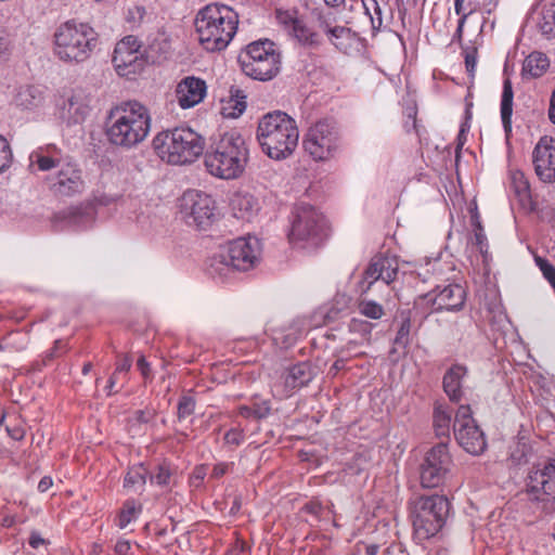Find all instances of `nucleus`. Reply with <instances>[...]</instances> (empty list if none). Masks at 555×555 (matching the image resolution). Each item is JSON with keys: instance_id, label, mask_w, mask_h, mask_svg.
<instances>
[{"instance_id": "nucleus-1", "label": "nucleus", "mask_w": 555, "mask_h": 555, "mask_svg": "<svg viewBox=\"0 0 555 555\" xmlns=\"http://www.w3.org/2000/svg\"><path fill=\"white\" fill-rule=\"evenodd\" d=\"M151 126L152 117L145 105L134 100L125 101L109 111L106 137L112 145L130 150L147 138Z\"/></svg>"}, {"instance_id": "nucleus-2", "label": "nucleus", "mask_w": 555, "mask_h": 555, "mask_svg": "<svg viewBox=\"0 0 555 555\" xmlns=\"http://www.w3.org/2000/svg\"><path fill=\"white\" fill-rule=\"evenodd\" d=\"M249 150L244 137L236 130L223 133L212 143L204 157L207 171L219 179L240 178L248 164Z\"/></svg>"}, {"instance_id": "nucleus-3", "label": "nucleus", "mask_w": 555, "mask_h": 555, "mask_svg": "<svg viewBox=\"0 0 555 555\" xmlns=\"http://www.w3.org/2000/svg\"><path fill=\"white\" fill-rule=\"evenodd\" d=\"M199 43L210 52L224 50L233 40L238 26V15L230 7L209 3L195 17Z\"/></svg>"}, {"instance_id": "nucleus-4", "label": "nucleus", "mask_w": 555, "mask_h": 555, "mask_svg": "<svg viewBox=\"0 0 555 555\" xmlns=\"http://www.w3.org/2000/svg\"><path fill=\"white\" fill-rule=\"evenodd\" d=\"M257 139L264 154L282 160L289 157L297 147L299 131L295 119L284 112L275 111L260 119Z\"/></svg>"}, {"instance_id": "nucleus-5", "label": "nucleus", "mask_w": 555, "mask_h": 555, "mask_svg": "<svg viewBox=\"0 0 555 555\" xmlns=\"http://www.w3.org/2000/svg\"><path fill=\"white\" fill-rule=\"evenodd\" d=\"M53 52L62 62L80 64L91 57L99 46V34L88 23L75 20L61 24L53 35Z\"/></svg>"}, {"instance_id": "nucleus-6", "label": "nucleus", "mask_w": 555, "mask_h": 555, "mask_svg": "<svg viewBox=\"0 0 555 555\" xmlns=\"http://www.w3.org/2000/svg\"><path fill=\"white\" fill-rule=\"evenodd\" d=\"M158 157L170 165L194 163L204 152L205 139L189 127L162 131L153 139Z\"/></svg>"}, {"instance_id": "nucleus-7", "label": "nucleus", "mask_w": 555, "mask_h": 555, "mask_svg": "<svg viewBox=\"0 0 555 555\" xmlns=\"http://www.w3.org/2000/svg\"><path fill=\"white\" fill-rule=\"evenodd\" d=\"M408 509L415 539L426 541L444 527L451 503L446 495H416L409 500Z\"/></svg>"}, {"instance_id": "nucleus-8", "label": "nucleus", "mask_w": 555, "mask_h": 555, "mask_svg": "<svg viewBox=\"0 0 555 555\" xmlns=\"http://www.w3.org/2000/svg\"><path fill=\"white\" fill-rule=\"evenodd\" d=\"M288 242L296 248H318L327 237L325 218L309 204H297L289 216Z\"/></svg>"}, {"instance_id": "nucleus-9", "label": "nucleus", "mask_w": 555, "mask_h": 555, "mask_svg": "<svg viewBox=\"0 0 555 555\" xmlns=\"http://www.w3.org/2000/svg\"><path fill=\"white\" fill-rule=\"evenodd\" d=\"M242 72L258 81H269L281 70V52L270 39L248 43L238 54Z\"/></svg>"}, {"instance_id": "nucleus-10", "label": "nucleus", "mask_w": 555, "mask_h": 555, "mask_svg": "<svg viewBox=\"0 0 555 555\" xmlns=\"http://www.w3.org/2000/svg\"><path fill=\"white\" fill-rule=\"evenodd\" d=\"M527 502L537 518L555 513V459L532 469L526 485Z\"/></svg>"}, {"instance_id": "nucleus-11", "label": "nucleus", "mask_w": 555, "mask_h": 555, "mask_svg": "<svg viewBox=\"0 0 555 555\" xmlns=\"http://www.w3.org/2000/svg\"><path fill=\"white\" fill-rule=\"evenodd\" d=\"M306 153L317 162L334 158L341 149V135L333 118H321L313 122L302 139Z\"/></svg>"}, {"instance_id": "nucleus-12", "label": "nucleus", "mask_w": 555, "mask_h": 555, "mask_svg": "<svg viewBox=\"0 0 555 555\" xmlns=\"http://www.w3.org/2000/svg\"><path fill=\"white\" fill-rule=\"evenodd\" d=\"M465 300L466 292L460 284H448L418 296L414 301V310L426 318L435 312L460 311Z\"/></svg>"}, {"instance_id": "nucleus-13", "label": "nucleus", "mask_w": 555, "mask_h": 555, "mask_svg": "<svg viewBox=\"0 0 555 555\" xmlns=\"http://www.w3.org/2000/svg\"><path fill=\"white\" fill-rule=\"evenodd\" d=\"M181 218L186 224L198 230H206L216 219V202L197 190H188L180 198Z\"/></svg>"}, {"instance_id": "nucleus-14", "label": "nucleus", "mask_w": 555, "mask_h": 555, "mask_svg": "<svg viewBox=\"0 0 555 555\" xmlns=\"http://www.w3.org/2000/svg\"><path fill=\"white\" fill-rule=\"evenodd\" d=\"M452 457L448 442H439L425 455L421 465L420 479L423 488H437L442 486L451 473Z\"/></svg>"}, {"instance_id": "nucleus-15", "label": "nucleus", "mask_w": 555, "mask_h": 555, "mask_svg": "<svg viewBox=\"0 0 555 555\" xmlns=\"http://www.w3.org/2000/svg\"><path fill=\"white\" fill-rule=\"evenodd\" d=\"M454 437L457 443L469 454L479 455L487 448V440L472 415L468 404H461L453 423Z\"/></svg>"}, {"instance_id": "nucleus-16", "label": "nucleus", "mask_w": 555, "mask_h": 555, "mask_svg": "<svg viewBox=\"0 0 555 555\" xmlns=\"http://www.w3.org/2000/svg\"><path fill=\"white\" fill-rule=\"evenodd\" d=\"M140 50L141 42L132 35L116 43L112 62L119 76L130 78L143 70L145 61Z\"/></svg>"}, {"instance_id": "nucleus-17", "label": "nucleus", "mask_w": 555, "mask_h": 555, "mask_svg": "<svg viewBox=\"0 0 555 555\" xmlns=\"http://www.w3.org/2000/svg\"><path fill=\"white\" fill-rule=\"evenodd\" d=\"M46 181L50 192L56 198L80 195L86 188L81 169L73 163L62 165L56 173L47 177Z\"/></svg>"}, {"instance_id": "nucleus-18", "label": "nucleus", "mask_w": 555, "mask_h": 555, "mask_svg": "<svg viewBox=\"0 0 555 555\" xmlns=\"http://www.w3.org/2000/svg\"><path fill=\"white\" fill-rule=\"evenodd\" d=\"M399 263L397 257L377 254L371 258L359 282L361 295L366 294L377 281L390 285L397 279Z\"/></svg>"}, {"instance_id": "nucleus-19", "label": "nucleus", "mask_w": 555, "mask_h": 555, "mask_svg": "<svg viewBox=\"0 0 555 555\" xmlns=\"http://www.w3.org/2000/svg\"><path fill=\"white\" fill-rule=\"evenodd\" d=\"M225 254L235 270L247 271L259 260L260 245L256 237H238L228 244Z\"/></svg>"}, {"instance_id": "nucleus-20", "label": "nucleus", "mask_w": 555, "mask_h": 555, "mask_svg": "<svg viewBox=\"0 0 555 555\" xmlns=\"http://www.w3.org/2000/svg\"><path fill=\"white\" fill-rule=\"evenodd\" d=\"M537 177L544 183L555 182V139L542 137L532 152Z\"/></svg>"}, {"instance_id": "nucleus-21", "label": "nucleus", "mask_w": 555, "mask_h": 555, "mask_svg": "<svg viewBox=\"0 0 555 555\" xmlns=\"http://www.w3.org/2000/svg\"><path fill=\"white\" fill-rule=\"evenodd\" d=\"M317 27L327 36L328 41L339 51L349 53L358 41V36L350 28L333 25L326 16L317 17Z\"/></svg>"}, {"instance_id": "nucleus-22", "label": "nucleus", "mask_w": 555, "mask_h": 555, "mask_svg": "<svg viewBox=\"0 0 555 555\" xmlns=\"http://www.w3.org/2000/svg\"><path fill=\"white\" fill-rule=\"evenodd\" d=\"M206 91L205 80L188 76L177 85L176 99L181 108H190L203 101Z\"/></svg>"}, {"instance_id": "nucleus-23", "label": "nucleus", "mask_w": 555, "mask_h": 555, "mask_svg": "<svg viewBox=\"0 0 555 555\" xmlns=\"http://www.w3.org/2000/svg\"><path fill=\"white\" fill-rule=\"evenodd\" d=\"M467 374V367L462 364H453L444 373L442 378V388L451 402L460 403L463 400V380Z\"/></svg>"}, {"instance_id": "nucleus-24", "label": "nucleus", "mask_w": 555, "mask_h": 555, "mask_svg": "<svg viewBox=\"0 0 555 555\" xmlns=\"http://www.w3.org/2000/svg\"><path fill=\"white\" fill-rule=\"evenodd\" d=\"M314 369L309 362H300L289 367L283 375L285 395L307 386L314 377Z\"/></svg>"}, {"instance_id": "nucleus-25", "label": "nucleus", "mask_w": 555, "mask_h": 555, "mask_svg": "<svg viewBox=\"0 0 555 555\" xmlns=\"http://www.w3.org/2000/svg\"><path fill=\"white\" fill-rule=\"evenodd\" d=\"M89 113L90 99L81 90L74 91L63 107V114L66 116L68 124L85 121Z\"/></svg>"}, {"instance_id": "nucleus-26", "label": "nucleus", "mask_w": 555, "mask_h": 555, "mask_svg": "<svg viewBox=\"0 0 555 555\" xmlns=\"http://www.w3.org/2000/svg\"><path fill=\"white\" fill-rule=\"evenodd\" d=\"M61 166V151L55 145L40 146L29 155V168L50 171L53 168L60 169Z\"/></svg>"}, {"instance_id": "nucleus-27", "label": "nucleus", "mask_w": 555, "mask_h": 555, "mask_svg": "<svg viewBox=\"0 0 555 555\" xmlns=\"http://www.w3.org/2000/svg\"><path fill=\"white\" fill-rule=\"evenodd\" d=\"M289 37L300 46L310 49H317L323 42L322 31L317 26H310L302 16L289 34Z\"/></svg>"}, {"instance_id": "nucleus-28", "label": "nucleus", "mask_w": 555, "mask_h": 555, "mask_svg": "<svg viewBox=\"0 0 555 555\" xmlns=\"http://www.w3.org/2000/svg\"><path fill=\"white\" fill-rule=\"evenodd\" d=\"M231 207L235 218L249 221L258 212L259 203L251 194L238 193L232 198Z\"/></svg>"}, {"instance_id": "nucleus-29", "label": "nucleus", "mask_w": 555, "mask_h": 555, "mask_svg": "<svg viewBox=\"0 0 555 555\" xmlns=\"http://www.w3.org/2000/svg\"><path fill=\"white\" fill-rule=\"evenodd\" d=\"M453 409L446 402H436L433 413V426L437 437L449 440Z\"/></svg>"}, {"instance_id": "nucleus-30", "label": "nucleus", "mask_w": 555, "mask_h": 555, "mask_svg": "<svg viewBox=\"0 0 555 555\" xmlns=\"http://www.w3.org/2000/svg\"><path fill=\"white\" fill-rule=\"evenodd\" d=\"M550 66L548 59L542 52L530 53L522 63L521 75L524 78L541 77Z\"/></svg>"}, {"instance_id": "nucleus-31", "label": "nucleus", "mask_w": 555, "mask_h": 555, "mask_svg": "<svg viewBox=\"0 0 555 555\" xmlns=\"http://www.w3.org/2000/svg\"><path fill=\"white\" fill-rule=\"evenodd\" d=\"M513 99L514 91L512 81L509 79H505L503 81L500 113L502 125L506 133L512 131Z\"/></svg>"}, {"instance_id": "nucleus-32", "label": "nucleus", "mask_w": 555, "mask_h": 555, "mask_svg": "<svg viewBox=\"0 0 555 555\" xmlns=\"http://www.w3.org/2000/svg\"><path fill=\"white\" fill-rule=\"evenodd\" d=\"M147 477L149 470L143 464L133 465L128 468L125 475L124 488L133 492H141L144 489Z\"/></svg>"}, {"instance_id": "nucleus-33", "label": "nucleus", "mask_w": 555, "mask_h": 555, "mask_svg": "<svg viewBox=\"0 0 555 555\" xmlns=\"http://www.w3.org/2000/svg\"><path fill=\"white\" fill-rule=\"evenodd\" d=\"M206 270L210 276L214 279L223 280L229 276V274L235 270L231 266V261H229L228 255L225 251L214 255L210 257L206 264Z\"/></svg>"}, {"instance_id": "nucleus-34", "label": "nucleus", "mask_w": 555, "mask_h": 555, "mask_svg": "<svg viewBox=\"0 0 555 555\" xmlns=\"http://www.w3.org/2000/svg\"><path fill=\"white\" fill-rule=\"evenodd\" d=\"M362 5L365 15L370 18L371 27L373 30H379L384 23V13L389 11L386 2H378L377 0H362Z\"/></svg>"}, {"instance_id": "nucleus-35", "label": "nucleus", "mask_w": 555, "mask_h": 555, "mask_svg": "<svg viewBox=\"0 0 555 555\" xmlns=\"http://www.w3.org/2000/svg\"><path fill=\"white\" fill-rule=\"evenodd\" d=\"M273 15L279 26L282 27L288 36L301 18V15L296 8H275Z\"/></svg>"}, {"instance_id": "nucleus-36", "label": "nucleus", "mask_w": 555, "mask_h": 555, "mask_svg": "<svg viewBox=\"0 0 555 555\" xmlns=\"http://www.w3.org/2000/svg\"><path fill=\"white\" fill-rule=\"evenodd\" d=\"M531 452L530 444L525 440L513 441L508 447V459L511 465L518 466L528 462Z\"/></svg>"}, {"instance_id": "nucleus-37", "label": "nucleus", "mask_w": 555, "mask_h": 555, "mask_svg": "<svg viewBox=\"0 0 555 555\" xmlns=\"http://www.w3.org/2000/svg\"><path fill=\"white\" fill-rule=\"evenodd\" d=\"M475 10V4L469 0L465 5V0H455L454 1V11L457 15H460L457 28L453 35L452 42H462L463 29L466 22V18L469 14H472Z\"/></svg>"}, {"instance_id": "nucleus-38", "label": "nucleus", "mask_w": 555, "mask_h": 555, "mask_svg": "<svg viewBox=\"0 0 555 555\" xmlns=\"http://www.w3.org/2000/svg\"><path fill=\"white\" fill-rule=\"evenodd\" d=\"M41 100V92L34 86L22 87L15 98L16 104L24 108L35 107Z\"/></svg>"}, {"instance_id": "nucleus-39", "label": "nucleus", "mask_w": 555, "mask_h": 555, "mask_svg": "<svg viewBox=\"0 0 555 555\" xmlns=\"http://www.w3.org/2000/svg\"><path fill=\"white\" fill-rule=\"evenodd\" d=\"M149 477L152 485H156L162 488H169L172 478L170 464L167 462L158 464L151 473L149 472Z\"/></svg>"}, {"instance_id": "nucleus-40", "label": "nucleus", "mask_w": 555, "mask_h": 555, "mask_svg": "<svg viewBox=\"0 0 555 555\" xmlns=\"http://www.w3.org/2000/svg\"><path fill=\"white\" fill-rule=\"evenodd\" d=\"M541 18L538 22V27L544 35H552L555 33V2L545 4L541 11Z\"/></svg>"}, {"instance_id": "nucleus-41", "label": "nucleus", "mask_w": 555, "mask_h": 555, "mask_svg": "<svg viewBox=\"0 0 555 555\" xmlns=\"http://www.w3.org/2000/svg\"><path fill=\"white\" fill-rule=\"evenodd\" d=\"M140 513V508L137 507L134 500H127L116 519L118 528H126L132 520H134Z\"/></svg>"}, {"instance_id": "nucleus-42", "label": "nucleus", "mask_w": 555, "mask_h": 555, "mask_svg": "<svg viewBox=\"0 0 555 555\" xmlns=\"http://www.w3.org/2000/svg\"><path fill=\"white\" fill-rule=\"evenodd\" d=\"M511 182L513 189L520 199L530 198V183L520 170H514L511 172Z\"/></svg>"}, {"instance_id": "nucleus-43", "label": "nucleus", "mask_w": 555, "mask_h": 555, "mask_svg": "<svg viewBox=\"0 0 555 555\" xmlns=\"http://www.w3.org/2000/svg\"><path fill=\"white\" fill-rule=\"evenodd\" d=\"M359 312L373 320H378L385 314L384 307L374 300L362 298L358 301Z\"/></svg>"}, {"instance_id": "nucleus-44", "label": "nucleus", "mask_w": 555, "mask_h": 555, "mask_svg": "<svg viewBox=\"0 0 555 555\" xmlns=\"http://www.w3.org/2000/svg\"><path fill=\"white\" fill-rule=\"evenodd\" d=\"M28 345L27 334H21L20 332H12L7 338L5 345H0V350H14L23 351Z\"/></svg>"}, {"instance_id": "nucleus-45", "label": "nucleus", "mask_w": 555, "mask_h": 555, "mask_svg": "<svg viewBox=\"0 0 555 555\" xmlns=\"http://www.w3.org/2000/svg\"><path fill=\"white\" fill-rule=\"evenodd\" d=\"M196 401L193 397L183 395L180 397L177 405V417L181 422L191 416L195 411Z\"/></svg>"}, {"instance_id": "nucleus-46", "label": "nucleus", "mask_w": 555, "mask_h": 555, "mask_svg": "<svg viewBox=\"0 0 555 555\" xmlns=\"http://www.w3.org/2000/svg\"><path fill=\"white\" fill-rule=\"evenodd\" d=\"M410 332L411 319L409 315L402 317L401 324L393 339V344L399 347L405 348L410 343Z\"/></svg>"}, {"instance_id": "nucleus-47", "label": "nucleus", "mask_w": 555, "mask_h": 555, "mask_svg": "<svg viewBox=\"0 0 555 555\" xmlns=\"http://www.w3.org/2000/svg\"><path fill=\"white\" fill-rule=\"evenodd\" d=\"M13 162V153L8 140L0 134V173L8 170Z\"/></svg>"}, {"instance_id": "nucleus-48", "label": "nucleus", "mask_w": 555, "mask_h": 555, "mask_svg": "<svg viewBox=\"0 0 555 555\" xmlns=\"http://www.w3.org/2000/svg\"><path fill=\"white\" fill-rule=\"evenodd\" d=\"M234 466H235L234 462H219V463H216L212 466V469H211V473H210V478L211 479H220L223 476L233 473Z\"/></svg>"}, {"instance_id": "nucleus-49", "label": "nucleus", "mask_w": 555, "mask_h": 555, "mask_svg": "<svg viewBox=\"0 0 555 555\" xmlns=\"http://www.w3.org/2000/svg\"><path fill=\"white\" fill-rule=\"evenodd\" d=\"M132 366V358L129 354H119L115 362V372L121 375L125 379Z\"/></svg>"}, {"instance_id": "nucleus-50", "label": "nucleus", "mask_w": 555, "mask_h": 555, "mask_svg": "<svg viewBox=\"0 0 555 555\" xmlns=\"http://www.w3.org/2000/svg\"><path fill=\"white\" fill-rule=\"evenodd\" d=\"M251 406H253L254 418H256V420L266 418L271 412L270 401H268V400H261V401L255 400L251 403Z\"/></svg>"}, {"instance_id": "nucleus-51", "label": "nucleus", "mask_w": 555, "mask_h": 555, "mask_svg": "<svg viewBox=\"0 0 555 555\" xmlns=\"http://www.w3.org/2000/svg\"><path fill=\"white\" fill-rule=\"evenodd\" d=\"M465 53V67L470 77H474L476 66H477V49L476 48H466L464 50Z\"/></svg>"}, {"instance_id": "nucleus-52", "label": "nucleus", "mask_w": 555, "mask_h": 555, "mask_svg": "<svg viewBox=\"0 0 555 555\" xmlns=\"http://www.w3.org/2000/svg\"><path fill=\"white\" fill-rule=\"evenodd\" d=\"M66 351V344L63 340H55L54 346L47 351L43 363L48 364V362L52 361L53 359L62 356Z\"/></svg>"}, {"instance_id": "nucleus-53", "label": "nucleus", "mask_w": 555, "mask_h": 555, "mask_svg": "<svg viewBox=\"0 0 555 555\" xmlns=\"http://www.w3.org/2000/svg\"><path fill=\"white\" fill-rule=\"evenodd\" d=\"M244 433L237 428H231L224 435V442L231 446H240L244 441Z\"/></svg>"}, {"instance_id": "nucleus-54", "label": "nucleus", "mask_w": 555, "mask_h": 555, "mask_svg": "<svg viewBox=\"0 0 555 555\" xmlns=\"http://www.w3.org/2000/svg\"><path fill=\"white\" fill-rule=\"evenodd\" d=\"M474 236H475L474 244L479 249L480 254L486 256L488 253V241H487L486 234L483 233V228L475 229Z\"/></svg>"}, {"instance_id": "nucleus-55", "label": "nucleus", "mask_w": 555, "mask_h": 555, "mask_svg": "<svg viewBox=\"0 0 555 555\" xmlns=\"http://www.w3.org/2000/svg\"><path fill=\"white\" fill-rule=\"evenodd\" d=\"M137 367L140 371L145 382L152 380L151 365L144 356H141L137 361Z\"/></svg>"}, {"instance_id": "nucleus-56", "label": "nucleus", "mask_w": 555, "mask_h": 555, "mask_svg": "<svg viewBox=\"0 0 555 555\" xmlns=\"http://www.w3.org/2000/svg\"><path fill=\"white\" fill-rule=\"evenodd\" d=\"M155 417L152 410H138L134 412V420L139 423L146 424Z\"/></svg>"}, {"instance_id": "nucleus-57", "label": "nucleus", "mask_w": 555, "mask_h": 555, "mask_svg": "<svg viewBox=\"0 0 555 555\" xmlns=\"http://www.w3.org/2000/svg\"><path fill=\"white\" fill-rule=\"evenodd\" d=\"M121 375H119L117 372H113V374L109 376L107 380V385L105 387L107 396H112L114 393H117L119 389H115L116 385L118 384Z\"/></svg>"}, {"instance_id": "nucleus-58", "label": "nucleus", "mask_w": 555, "mask_h": 555, "mask_svg": "<svg viewBox=\"0 0 555 555\" xmlns=\"http://www.w3.org/2000/svg\"><path fill=\"white\" fill-rule=\"evenodd\" d=\"M131 550V543L128 540L120 539L114 546V552L117 555H128Z\"/></svg>"}, {"instance_id": "nucleus-59", "label": "nucleus", "mask_w": 555, "mask_h": 555, "mask_svg": "<svg viewBox=\"0 0 555 555\" xmlns=\"http://www.w3.org/2000/svg\"><path fill=\"white\" fill-rule=\"evenodd\" d=\"M346 364H347V359L337 358L336 361L330 367L328 375L331 377H335L340 371L346 369Z\"/></svg>"}, {"instance_id": "nucleus-60", "label": "nucleus", "mask_w": 555, "mask_h": 555, "mask_svg": "<svg viewBox=\"0 0 555 555\" xmlns=\"http://www.w3.org/2000/svg\"><path fill=\"white\" fill-rule=\"evenodd\" d=\"M245 108H246V103L244 101L235 100L234 111L224 113V115L229 116V117H238L241 114H243Z\"/></svg>"}, {"instance_id": "nucleus-61", "label": "nucleus", "mask_w": 555, "mask_h": 555, "mask_svg": "<svg viewBox=\"0 0 555 555\" xmlns=\"http://www.w3.org/2000/svg\"><path fill=\"white\" fill-rule=\"evenodd\" d=\"M10 50V42L7 36L0 33V59L5 57Z\"/></svg>"}, {"instance_id": "nucleus-62", "label": "nucleus", "mask_w": 555, "mask_h": 555, "mask_svg": "<svg viewBox=\"0 0 555 555\" xmlns=\"http://www.w3.org/2000/svg\"><path fill=\"white\" fill-rule=\"evenodd\" d=\"M28 543L33 548H38L44 544V539L38 532H31Z\"/></svg>"}, {"instance_id": "nucleus-63", "label": "nucleus", "mask_w": 555, "mask_h": 555, "mask_svg": "<svg viewBox=\"0 0 555 555\" xmlns=\"http://www.w3.org/2000/svg\"><path fill=\"white\" fill-rule=\"evenodd\" d=\"M52 485H53L52 478L49 476H44L40 479V481L38 483V490L40 492H46L52 487Z\"/></svg>"}, {"instance_id": "nucleus-64", "label": "nucleus", "mask_w": 555, "mask_h": 555, "mask_svg": "<svg viewBox=\"0 0 555 555\" xmlns=\"http://www.w3.org/2000/svg\"><path fill=\"white\" fill-rule=\"evenodd\" d=\"M238 414L245 418H250L253 417L254 418V413H253V406L251 404L250 405H242L238 408Z\"/></svg>"}]
</instances>
